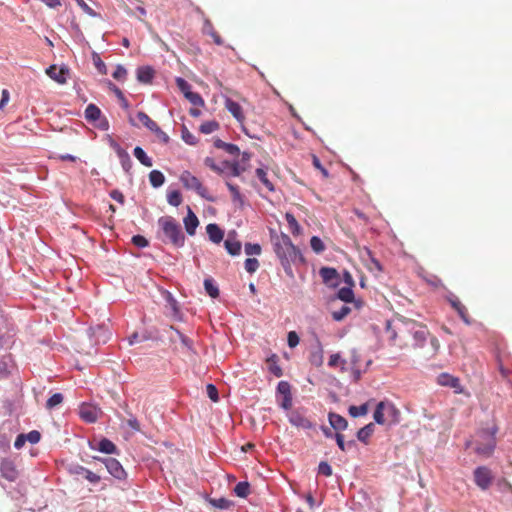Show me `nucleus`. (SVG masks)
I'll return each mask as SVG.
<instances>
[{
  "label": "nucleus",
  "instance_id": "b1692460",
  "mask_svg": "<svg viewBox=\"0 0 512 512\" xmlns=\"http://www.w3.org/2000/svg\"><path fill=\"white\" fill-rule=\"evenodd\" d=\"M399 410L395 407L394 404L390 402H385V418L390 423L398 422Z\"/></svg>",
  "mask_w": 512,
  "mask_h": 512
},
{
  "label": "nucleus",
  "instance_id": "39448f33",
  "mask_svg": "<svg viewBox=\"0 0 512 512\" xmlns=\"http://www.w3.org/2000/svg\"><path fill=\"white\" fill-rule=\"evenodd\" d=\"M180 181L183 186L188 190H194L201 198L208 201H214V198L209 194L208 189L203 186L201 181L189 171H184L180 175Z\"/></svg>",
  "mask_w": 512,
  "mask_h": 512
},
{
  "label": "nucleus",
  "instance_id": "20e7f679",
  "mask_svg": "<svg viewBox=\"0 0 512 512\" xmlns=\"http://www.w3.org/2000/svg\"><path fill=\"white\" fill-rule=\"evenodd\" d=\"M498 431L497 426L493 425L489 428L483 429L477 433V441L475 446V452L479 455L489 457L492 455L495 446L496 438L495 435Z\"/></svg>",
  "mask_w": 512,
  "mask_h": 512
},
{
  "label": "nucleus",
  "instance_id": "49530a36",
  "mask_svg": "<svg viewBox=\"0 0 512 512\" xmlns=\"http://www.w3.org/2000/svg\"><path fill=\"white\" fill-rule=\"evenodd\" d=\"M351 312L350 307L343 305L339 310L332 312V318L335 321L343 320Z\"/></svg>",
  "mask_w": 512,
  "mask_h": 512
},
{
  "label": "nucleus",
  "instance_id": "a211bd4d",
  "mask_svg": "<svg viewBox=\"0 0 512 512\" xmlns=\"http://www.w3.org/2000/svg\"><path fill=\"white\" fill-rule=\"evenodd\" d=\"M220 167L224 169V173L234 177L240 176L241 173L245 170V168L242 167L238 162L223 161Z\"/></svg>",
  "mask_w": 512,
  "mask_h": 512
},
{
  "label": "nucleus",
  "instance_id": "37998d69",
  "mask_svg": "<svg viewBox=\"0 0 512 512\" xmlns=\"http://www.w3.org/2000/svg\"><path fill=\"white\" fill-rule=\"evenodd\" d=\"M118 157L125 171H129L132 166V161L126 150H119Z\"/></svg>",
  "mask_w": 512,
  "mask_h": 512
},
{
  "label": "nucleus",
  "instance_id": "f704fd0d",
  "mask_svg": "<svg viewBox=\"0 0 512 512\" xmlns=\"http://www.w3.org/2000/svg\"><path fill=\"white\" fill-rule=\"evenodd\" d=\"M214 145L217 148L224 149L227 153H229L231 155H237L239 153L238 146H236L234 144L226 143V142H224V141H222L220 139H217L214 142Z\"/></svg>",
  "mask_w": 512,
  "mask_h": 512
},
{
  "label": "nucleus",
  "instance_id": "79ce46f5",
  "mask_svg": "<svg viewBox=\"0 0 512 512\" xmlns=\"http://www.w3.org/2000/svg\"><path fill=\"white\" fill-rule=\"evenodd\" d=\"M219 129V123L217 121H207L200 126V131L203 134H210Z\"/></svg>",
  "mask_w": 512,
  "mask_h": 512
},
{
  "label": "nucleus",
  "instance_id": "c03bdc74",
  "mask_svg": "<svg viewBox=\"0 0 512 512\" xmlns=\"http://www.w3.org/2000/svg\"><path fill=\"white\" fill-rule=\"evenodd\" d=\"M63 395L61 393L53 394L46 402L47 409H53L56 406L60 405L63 402Z\"/></svg>",
  "mask_w": 512,
  "mask_h": 512
},
{
  "label": "nucleus",
  "instance_id": "e2e57ef3",
  "mask_svg": "<svg viewBox=\"0 0 512 512\" xmlns=\"http://www.w3.org/2000/svg\"><path fill=\"white\" fill-rule=\"evenodd\" d=\"M182 139H183L187 144H190V145H194V144H196V142H197V141H196V137H195L192 133H190V132L188 131V129H187V128H185V127H184V128H183V130H182Z\"/></svg>",
  "mask_w": 512,
  "mask_h": 512
},
{
  "label": "nucleus",
  "instance_id": "58836bf2",
  "mask_svg": "<svg viewBox=\"0 0 512 512\" xmlns=\"http://www.w3.org/2000/svg\"><path fill=\"white\" fill-rule=\"evenodd\" d=\"M368 413V404L364 403L360 406H350L349 407V414L350 416L356 418L360 416H364Z\"/></svg>",
  "mask_w": 512,
  "mask_h": 512
},
{
  "label": "nucleus",
  "instance_id": "13d9d810",
  "mask_svg": "<svg viewBox=\"0 0 512 512\" xmlns=\"http://www.w3.org/2000/svg\"><path fill=\"white\" fill-rule=\"evenodd\" d=\"M204 163H205V165H206L207 167H209L211 170H213V171H215V172H217V173H219V174H224V169H222V168L220 167V165H217V164L215 163V161H214V159H213V158H211V157H207V158L205 159Z\"/></svg>",
  "mask_w": 512,
  "mask_h": 512
},
{
  "label": "nucleus",
  "instance_id": "2f4dec72",
  "mask_svg": "<svg viewBox=\"0 0 512 512\" xmlns=\"http://www.w3.org/2000/svg\"><path fill=\"white\" fill-rule=\"evenodd\" d=\"M319 274L325 283L333 281L338 276L336 269L331 267H322L319 271Z\"/></svg>",
  "mask_w": 512,
  "mask_h": 512
},
{
  "label": "nucleus",
  "instance_id": "680f3d73",
  "mask_svg": "<svg viewBox=\"0 0 512 512\" xmlns=\"http://www.w3.org/2000/svg\"><path fill=\"white\" fill-rule=\"evenodd\" d=\"M299 336L295 331H290L287 336L288 346L294 348L299 344Z\"/></svg>",
  "mask_w": 512,
  "mask_h": 512
},
{
  "label": "nucleus",
  "instance_id": "7ed1b4c3",
  "mask_svg": "<svg viewBox=\"0 0 512 512\" xmlns=\"http://www.w3.org/2000/svg\"><path fill=\"white\" fill-rule=\"evenodd\" d=\"M158 226L164 242H169L175 247H182L184 245L185 236L182 233L180 224L173 217H160L158 219Z\"/></svg>",
  "mask_w": 512,
  "mask_h": 512
},
{
  "label": "nucleus",
  "instance_id": "4c0bfd02",
  "mask_svg": "<svg viewBox=\"0 0 512 512\" xmlns=\"http://www.w3.org/2000/svg\"><path fill=\"white\" fill-rule=\"evenodd\" d=\"M234 492L238 497L245 498L250 493V485L248 482H239L234 488Z\"/></svg>",
  "mask_w": 512,
  "mask_h": 512
},
{
  "label": "nucleus",
  "instance_id": "1a4fd4ad",
  "mask_svg": "<svg viewBox=\"0 0 512 512\" xmlns=\"http://www.w3.org/2000/svg\"><path fill=\"white\" fill-rule=\"evenodd\" d=\"M102 414V411L92 404H82L79 409V415L82 420L88 423H94Z\"/></svg>",
  "mask_w": 512,
  "mask_h": 512
},
{
  "label": "nucleus",
  "instance_id": "3c124183",
  "mask_svg": "<svg viewBox=\"0 0 512 512\" xmlns=\"http://www.w3.org/2000/svg\"><path fill=\"white\" fill-rule=\"evenodd\" d=\"M210 504H212L214 507L219 509H227L231 505V501H229L226 498H217V499H210Z\"/></svg>",
  "mask_w": 512,
  "mask_h": 512
},
{
  "label": "nucleus",
  "instance_id": "a19ab883",
  "mask_svg": "<svg viewBox=\"0 0 512 512\" xmlns=\"http://www.w3.org/2000/svg\"><path fill=\"white\" fill-rule=\"evenodd\" d=\"M92 60H93V64L96 67L97 71L101 75H106L107 74V67H106L105 63L102 61V59L99 56V54L94 52L93 55H92Z\"/></svg>",
  "mask_w": 512,
  "mask_h": 512
},
{
  "label": "nucleus",
  "instance_id": "a878e982",
  "mask_svg": "<svg viewBox=\"0 0 512 512\" xmlns=\"http://www.w3.org/2000/svg\"><path fill=\"white\" fill-rule=\"evenodd\" d=\"M285 219L287 221V224H288V227L291 231V233L294 235V236H298L301 234L302 232V229L298 223V221L296 220V218L294 217L293 214L291 213H286L285 214Z\"/></svg>",
  "mask_w": 512,
  "mask_h": 512
},
{
  "label": "nucleus",
  "instance_id": "09e8293b",
  "mask_svg": "<svg viewBox=\"0 0 512 512\" xmlns=\"http://www.w3.org/2000/svg\"><path fill=\"white\" fill-rule=\"evenodd\" d=\"M440 383L442 385L450 386L453 388H457L459 386V380L455 377L449 376L447 374H443L440 376Z\"/></svg>",
  "mask_w": 512,
  "mask_h": 512
},
{
  "label": "nucleus",
  "instance_id": "ea45409f",
  "mask_svg": "<svg viewBox=\"0 0 512 512\" xmlns=\"http://www.w3.org/2000/svg\"><path fill=\"white\" fill-rule=\"evenodd\" d=\"M167 201L170 205L178 207L182 202L181 193L178 190L168 192Z\"/></svg>",
  "mask_w": 512,
  "mask_h": 512
},
{
  "label": "nucleus",
  "instance_id": "2eb2a0df",
  "mask_svg": "<svg viewBox=\"0 0 512 512\" xmlns=\"http://www.w3.org/2000/svg\"><path fill=\"white\" fill-rule=\"evenodd\" d=\"M316 344L315 349L310 353L309 361L313 366L320 367L324 362V351L322 344L318 339L316 340Z\"/></svg>",
  "mask_w": 512,
  "mask_h": 512
},
{
  "label": "nucleus",
  "instance_id": "0eeeda50",
  "mask_svg": "<svg viewBox=\"0 0 512 512\" xmlns=\"http://www.w3.org/2000/svg\"><path fill=\"white\" fill-rule=\"evenodd\" d=\"M99 461H101L105 467L107 468L108 472L115 478L122 480L126 478V472L120 462L115 458H97Z\"/></svg>",
  "mask_w": 512,
  "mask_h": 512
},
{
  "label": "nucleus",
  "instance_id": "6e6d98bb",
  "mask_svg": "<svg viewBox=\"0 0 512 512\" xmlns=\"http://www.w3.org/2000/svg\"><path fill=\"white\" fill-rule=\"evenodd\" d=\"M290 384L287 381H280L277 386L278 393L284 396H291Z\"/></svg>",
  "mask_w": 512,
  "mask_h": 512
},
{
  "label": "nucleus",
  "instance_id": "cd10ccee",
  "mask_svg": "<svg viewBox=\"0 0 512 512\" xmlns=\"http://www.w3.org/2000/svg\"><path fill=\"white\" fill-rule=\"evenodd\" d=\"M373 418L376 423L381 425L387 422V419L385 418V401H381L377 404Z\"/></svg>",
  "mask_w": 512,
  "mask_h": 512
},
{
  "label": "nucleus",
  "instance_id": "473e14b6",
  "mask_svg": "<svg viewBox=\"0 0 512 512\" xmlns=\"http://www.w3.org/2000/svg\"><path fill=\"white\" fill-rule=\"evenodd\" d=\"M149 180L153 187L157 188L164 184L165 177L159 170H152L149 173Z\"/></svg>",
  "mask_w": 512,
  "mask_h": 512
},
{
  "label": "nucleus",
  "instance_id": "bf43d9fd",
  "mask_svg": "<svg viewBox=\"0 0 512 512\" xmlns=\"http://www.w3.org/2000/svg\"><path fill=\"white\" fill-rule=\"evenodd\" d=\"M126 75L127 70L122 65H118L112 74L113 78L118 81L124 80L126 78Z\"/></svg>",
  "mask_w": 512,
  "mask_h": 512
},
{
  "label": "nucleus",
  "instance_id": "338daca9",
  "mask_svg": "<svg viewBox=\"0 0 512 512\" xmlns=\"http://www.w3.org/2000/svg\"><path fill=\"white\" fill-rule=\"evenodd\" d=\"M226 185H227L229 191L231 192V194L233 196V200L234 201H241L242 197H241V194H240V191H239L238 187L236 185H233L230 182H227Z\"/></svg>",
  "mask_w": 512,
  "mask_h": 512
},
{
  "label": "nucleus",
  "instance_id": "f3484780",
  "mask_svg": "<svg viewBox=\"0 0 512 512\" xmlns=\"http://www.w3.org/2000/svg\"><path fill=\"white\" fill-rule=\"evenodd\" d=\"M206 232L209 236V239L213 243L219 244L223 240L224 232L217 224H214V223L208 224L206 226Z\"/></svg>",
  "mask_w": 512,
  "mask_h": 512
},
{
  "label": "nucleus",
  "instance_id": "6e6552de",
  "mask_svg": "<svg viewBox=\"0 0 512 512\" xmlns=\"http://www.w3.org/2000/svg\"><path fill=\"white\" fill-rule=\"evenodd\" d=\"M492 474L489 468L481 466L474 471V480L476 485L482 490H486L492 483Z\"/></svg>",
  "mask_w": 512,
  "mask_h": 512
},
{
  "label": "nucleus",
  "instance_id": "c85d7f7f",
  "mask_svg": "<svg viewBox=\"0 0 512 512\" xmlns=\"http://www.w3.org/2000/svg\"><path fill=\"white\" fill-rule=\"evenodd\" d=\"M76 473L77 474H81L83 475V477L89 481L90 483H93V484H96L100 481V476L97 475L96 473L82 467V466H79L76 470Z\"/></svg>",
  "mask_w": 512,
  "mask_h": 512
},
{
  "label": "nucleus",
  "instance_id": "f257e3e1",
  "mask_svg": "<svg viewBox=\"0 0 512 512\" xmlns=\"http://www.w3.org/2000/svg\"><path fill=\"white\" fill-rule=\"evenodd\" d=\"M386 335L390 345L399 349H422L427 359L434 357L440 348L439 340L430 334L426 325L408 318L388 321Z\"/></svg>",
  "mask_w": 512,
  "mask_h": 512
},
{
  "label": "nucleus",
  "instance_id": "412c9836",
  "mask_svg": "<svg viewBox=\"0 0 512 512\" xmlns=\"http://www.w3.org/2000/svg\"><path fill=\"white\" fill-rule=\"evenodd\" d=\"M225 248L227 252L232 255L236 256L240 254L241 251V243L240 241L236 240L235 238H232L231 235L228 236V238L224 242Z\"/></svg>",
  "mask_w": 512,
  "mask_h": 512
},
{
  "label": "nucleus",
  "instance_id": "dca6fc26",
  "mask_svg": "<svg viewBox=\"0 0 512 512\" xmlns=\"http://www.w3.org/2000/svg\"><path fill=\"white\" fill-rule=\"evenodd\" d=\"M202 31H203L204 34L210 36L213 39V42L216 45L220 46V45H222L224 43L223 39L217 33V31L215 30L212 22L208 18L204 19Z\"/></svg>",
  "mask_w": 512,
  "mask_h": 512
},
{
  "label": "nucleus",
  "instance_id": "ddd939ff",
  "mask_svg": "<svg viewBox=\"0 0 512 512\" xmlns=\"http://www.w3.org/2000/svg\"><path fill=\"white\" fill-rule=\"evenodd\" d=\"M225 108L232 114V116L240 123L243 124L245 116L242 107L239 103L234 100L227 98L225 100Z\"/></svg>",
  "mask_w": 512,
  "mask_h": 512
},
{
  "label": "nucleus",
  "instance_id": "f8f14e48",
  "mask_svg": "<svg viewBox=\"0 0 512 512\" xmlns=\"http://www.w3.org/2000/svg\"><path fill=\"white\" fill-rule=\"evenodd\" d=\"M449 303L451 304V306L457 311L458 315L460 316V318L466 323V324H471V318L469 316V313H468V309L465 307L464 304H462V302L456 297V296H452L448 299Z\"/></svg>",
  "mask_w": 512,
  "mask_h": 512
},
{
  "label": "nucleus",
  "instance_id": "423d86ee",
  "mask_svg": "<svg viewBox=\"0 0 512 512\" xmlns=\"http://www.w3.org/2000/svg\"><path fill=\"white\" fill-rule=\"evenodd\" d=\"M20 476V470L14 460L3 458L0 461V477L9 482H16Z\"/></svg>",
  "mask_w": 512,
  "mask_h": 512
},
{
  "label": "nucleus",
  "instance_id": "4468645a",
  "mask_svg": "<svg viewBox=\"0 0 512 512\" xmlns=\"http://www.w3.org/2000/svg\"><path fill=\"white\" fill-rule=\"evenodd\" d=\"M187 209H188V212H187L186 217L184 218V226H185L186 232L190 236H193L196 232V228L199 225V220H198L197 216L194 214V212L191 210L190 207H188Z\"/></svg>",
  "mask_w": 512,
  "mask_h": 512
},
{
  "label": "nucleus",
  "instance_id": "69168bd1",
  "mask_svg": "<svg viewBox=\"0 0 512 512\" xmlns=\"http://www.w3.org/2000/svg\"><path fill=\"white\" fill-rule=\"evenodd\" d=\"M132 243L139 247V248H144V247H147L148 246V241L147 239L144 237V236H141V235H135L132 237Z\"/></svg>",
  "mask_w": 512,
  "mask_h": 512
},
{
  "label": "nucleus",
  "instance_id": "6ab92c4d",
  "mask_svg": "<svg viewBox=\"0 0 512 512\" xmlns=\"http://www.w3.org/2000/svg\"><path fill=\"white\" fill-rule=\"evenodd\" d=\"M329 423L330 425L335 429V430H338V431H343L347 428L348 426V422L347 420L339 415V414H336V413H329Z\"/></svg>",
  "mask_w": 512,
  "mask_h": 512
},
{
  "label": "nucleus",
  "instance_id": "c9c22d12",
  "mask_svg": "<svg viewBox=\"0 0 512 512\" xmlns=\"http://www.w3.org/2000/svg\"><path fill=\"white\" fill-rule=\"evenodd\" d=\"M256 176L258 177V179L261 181V183L266 187V189L268 191H270V192L274 191V185L268 179L267 172L264 169H262V168L256 169Z\"/></svg>",
  "mask_w": 512,
  "mask_h": 512
},
{
  "label": "nucleus",
  "instance_id": "c756f323",
  "mask_svg": "<svg viewBox=\"0 0 512 512\" xmlns=\"http://www.w3.org/2000/svg\"><path fill=\"white\" fill-rule=\"evenodd\" d=\"M101 116V110L95 104H89L85 109V118L88 121H96Z\"/></svg>",
  "mask_w": 512,
  "mask_h": 512
},
{
  "label": "nucleus",
  "instance_id": "f03ea898",
  "mask_svg": "<svg viewBox=\"0 0 512 512\" xmlns=\"http://www.w3.org/2000/svg\"><path fill=\"white\" fill-rule=\"evenodd\" d=\"M274 252L287 274H292L291 265L305 264L301 251L292 243L290 237L281 233L272 238Z\"/></svg>",
  "mask_w": 512,
  "mask_h": 512
},
{
  "label": "nucleus",
  "instance_id": "5fc2aeb1",
  "mask_svg": "<svg viewBox=\"0 0 512 512\" xmlns=\"http://www.w3.org/2000/svg\"><path fill=\"white\" fill-rule=\"evenodd\" d=\"M318 474L330 477L332 475V468L326 461H321L318 466Z\"/></svg>",
  "mask_w": 512,
  "mask_h": 512
},
{
  "label": "nucleus",
  "instance_id": "603ef678",
  "mask_svg": "<svg viewBox=\"0 0 512 512\" xmlns=\"http://www.w3.org/2000/svg\"><path fill=\"white\" fill-rule=\"evenodd\" d=\"M176 84L179 90L186 96L188 93H191V85L183 78H176Z\"/></svg>",
  "mask_w": 512,
  "mask_h": 512
},
{
  "label": "nucleus",
  "instance_id": "774afa93",
  "mask_svg": "<svg viewBox=\"0 0 512 512\" xmlns=\"http://www.w3.org/2000/svg\"><path fill=\"white\" fill-rule=\"evenodd\" d=\"M25 438L32 444H36L40 441L41 435L37 430H32L28 434H25Z\"/></svg>",
  "mask_w": 512,
  "mask_h": 512
},
{
  "label": "nucleus",
  "instance_id": "bb28decb",
  "mask_svg": "<svg viewBox=\"0 0 512 512\" xmlns=\"http://www.w3.org/2000/svg\"><path fill=\"white\" fill-rule=\"evenodd\" d=\"M137 119L142 125H144L150 131L153 132L154 130H157V123L153 121L145 112H138Z\"/></svg>",
  "mask_w": 512,
  "mask_h": 512
},
{
  "label": "nucleus",
  "instance_id": "052dcab7",
  "mask_svg": "<svg viewBox=\"0 0 512 512\" xmlns=\"http://www.w3.org/2000/svg\"><path fill=\"white\" fill-rule=\"evenodd\" d=\"M312 163H313V166L321 172V174L323 175L324 178L329 177L328 170L322 166V164L317 156L313 155Z\"/></svg>",
  "mask_w": 512,
  "mask_h": 512
},
{
  "label": "nucleus",
  "instance_id": "e433bc0d",
  "mask_svg": "<svg viewBox=\"0 0 512 512\" xmlns=\"http://www.w3.org/2000/svg\"><path fill=\"white\" fill-rule=\"evenodd\" d=\"M204 288L207 294L212 298H217L219 296V289L215 285L213 279L206 278L204 280Z\"/></svg>",
  "mask_w": 512,
  "mask_h": 512
},
{
  "label": "nucleus",
  "instance_id": "9b49d317",
  "mask_svg": "<svg viewBox=\"0 0 512 512\" xmlns=\"http://www.w3.org/2000/svg\"><path fill=\"white\" fill-rule=\"evenodd\" d=\"M289 422L301 429H311L313 427L312 422L299 411H292L290 413Z\"/></svg>",
  "mask_w": 512,
  "mask_h": 512
},
{
  "label": "nucleus",
  "instance_id": "aec40b11",
  "mask_svg": "<svg viewBox=\"0 0 512 512\" xmlns=\"http://www.w3.org/2000/svg\"><path fill=\"white\" fill-rule=\"evenodd\" d=\"M92 449H97L100 452L106 453V454H114L117 451L116 445L110 441L107 438H103L99 441L97 447H94L92 444H90Z\"/></svg>",
  "mask_w": 512,
  "mask_h": 512
},
{
  "label": "nucleus",
  "instance_id": "de8ad7c7",
  "mask_svg": "<svg viewBox=\"0 0 512 512\" xmlns=\"http://www.w3.org/2000/svg\"><path fill=\"white\" fill-rule=\"evenodd\" d=\"M346 364V360L342 359L339 353L332 354L329 358L328 365L330 367L341 366V369H344V365Z\"/></svg>",
  "mask_w": 512,
  "mask_h": 512
},
{
  "label": "nucleus",
  "instance_id": "864d4df0",
  "mask_svg": "<svg viewBox=\"0 0 512 512\" xmlns=\"http://www.w3.org/2000/svg\"><path fill=\"white\" fill-rule=\"evenodd\" d=\"M259 267V262L256 258H247L245 260V269L248 273H254Z\"/></svg>",
  "mask_w": 512,
  "mask_h": 512
},
{
  "label": "nucleus",
  "instance_id": "4be33fe9",
  "mask_svg": "<svg viewBox=\"0 0 512 512\" xmlns=\"http://www.w3.org/2000/svg\"><path fill=\"white\" fill-rule=\"evenodd\" d=\"M268 370L276 377H281L283 375L282 368L278 364V356L276 354H272L269 358H267Z\"/></svg>",
  "mask_w": 512,
  "mask_h": 512
},
{
  "label": "nucleus",
  "instance_id": "0e129e2a",
  "mask_svg": "<svg viewBox=\"0 0 512 512\" xmlns=\"http://www.w3.org/2000/svg\"><path fill=\"white\" fill-rule=\"evenodd\" d=\"M206 390H207V395L208 397L213 401V402H217L219 397H218V390L217 388L213 385V384H208L206 386Z\"/></svg>",
  "mask_w": 512,
  "mask_h": 512
},
{
  "label": "nucleus",
  "instance_id": "8fccbe9b",
  "mask_svg": "<svg viewBox=\"0 0 512 512\" xmlns=\"http://www.w3.org/2000/svg\"><path fill=\"white\" fill-rule=\"evenodd\" d=\"M185 98L194 106H204L203 98L196 92L188 93Z\"/></svg>",
  "mask_w": 512,
  "mask_h": 512
},
{
  "label": "nucleus",
  "instance_id": "72a5a7b5",
  "mask_svg": "<svg viewBox=\"0 0 512 512\" xmlns=\"http://www.w3.org/2000/svg\"><path fill=\"white\" fill-rule=\"evenodd\" d=\"M337 297L345 303H350L354 299L352 286L342 287L338 290Z\"/></svg>",
  "mask_w": 512,
  "mask_h": 512
},
{
  "label": "nucleus",
  "instance_id": "9d476101",
  "mask_svg": "<svg viewBox=\"0 0 512 512\" xmlns=\"http://www.w3.org/2000/svg\"><path fill=\"white\" fill-rule=\"evenodd\" d=\"M68 68L61 67L57 68L56 65H51L46 69V74L59 84H65L67 81Z\"/></svg>",
  "mask_w": 512,
  "mask_h": 512
},
{
  "label": "nucleus",
  "instance_id": "5701e85b",
  "mask_svg": "<svg viewBox=\"0 0 512 512\" xmlns=\"http://www.w3.org/2000/svg\"><path fill=\"white\" fill-rule=\"evenodd\" d=\"M154 77V70L151 67H140L137 70V79L145 84L151 83Z\"/></svg>",
  "mask_w": 512,
  "mask_h": 512
},
{
  "label": "nucleus",
  "instance_id": "393cba45",
  "mask_svg": "<svg viewBox=\"0 0 512 512\" xmlns=\"http://www.w3.org/2000/svg\"><path fill=\"white\" fill-rule=\"evenodd\" d=\"M374 428H375L374 424L373 423H369L366 426H364L361 429H359L358 432H357L358 440L366 444L368 442V439L374 433Z\"/></svg>",
  "mask_w": 512,
  "mask_h": 512
},
{
  "label": "nucleus",
  "instance_id": "4d7b16f0",
  "mask_svg": "<svg viewBox=\"0 0 512 512\" xmlns=\"http://www.w3.org/2000/svg\"><path fill=\"white\" fill-rule=\"evenodd\" d=\"M245 253L247 255H259L261 253V246L259 244L247 243L245 244Z\"/></svg>",
  "mask_w": 512,
  "mask_h": 512
},
{
  "label": "nucleus",
  "instance_id": "7c9ffc66",
  "mask_svg": "<svg viewBox=\"0 0 512 512\" xmlns=\"http://www.w3.org/2000/svg\"><path fill=\"white\" fill-rule=\"evenodd\" d=\"M134 156L142 165L146 167H151L153 165L151 158L148 157L145 151L139 146L135 147Z\"/></svg>",
  "mask_w": 512,
  "mask_h": 512
},
{
  "label": "nucleus",
  "instance_id": "a18cd8bd",
  "mask_svg": "<svg viewBox=\"0 0 512 512\" xmlns=\"http://www.w3.org/2000/svg\"><path fill=\"white\" fill-rule=\"evenodd\" d=\"M310 246L312 250L317 254L322 253L325 250V245L318 236H313L311 238Z\"/></svg>",
  "mask_w": 512,
  "mask_h": 512
}]
</instances>
